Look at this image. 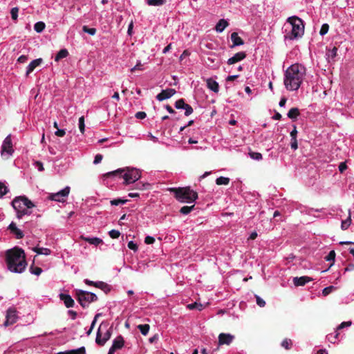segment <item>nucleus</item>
Returning <instances> with one entry per match:
<instances>
[{
	"instance_id": "f257e3e1",
	"label": "nucleus",
	"mask_w": 354,
	"mask_h": 354,
	"mask_svg": "<svg viewBox=\"0 0 354 354\" xmlns=\"http://www.w3.org/2000/svg\"><path fill=\"white\" fill-rule=\"evenodd\" d=\"M6 262L8 269L15 273L23 272L27 266L25 252L23 249L15 247L6 252Z\"/></svg>"
},
{
	"instance_id": "f03ea898",
	"label": "nucleus",
	"mask_w": 354,
	"mask_h": 354,
	"mask_svg": "<svg viewBox=\"0 0 354 354\" xmlns=\"http://www.w3.org/2000/svg\"><path fill=\"white\" fill-rule=\"evenodd\" d=\"M306 73L304 66L295 64L289 66L286 72L283 83L288 91H297L300 87Z\"/></svg>"
},
{
	"instance_id": "7ed1b4c3",
	"label": "nucleus",
	"mask_w": 354,
	"mask_h": 354,
	"mask_svg": "<svg viewBox=\"0 0 354 354\" xmlns=\"http://www.w3.org/2000/svg\"><path fill=\"white\" fill-rule=\"evenodd\" d=\"M168 190L174 194V197L180 203H191L198 198V194L189 187H171Z\"/></svg>"
},
{
	"instance_id": "20e7f679",
	"label": "nucleus",
	"mask_w": 354,
	"mask_h": 354,
	"mask_svg": "<svg viewBox=\"0 0 354 354\" xmlns=\"http://www.w3.org/2000/svg\"><path fill=\"white\" fill-rule=\"evenodd\" d=\"M287 22L291 26V30L285 35L286 39L292 40L301 37L304 32V26L303 21L298 17H290L287 19Z\"/></svg>"
},
{
	"instance_id": "39448f33",
	"label": "nucleus",
	"mask_w": 354,
	"mask_h": 354,
	"mask_svg": "<svg viewBox=\"0 0 354 354\" xmlns=\"http://www.w3.org/2000/svg\"><path fill=\"white\" fill-rule=\"evenodd\" d=\"M76 297L77 300L84 308H87L91 302L97 300L95 294L82 290H76Z\"/></svg>"
},
{
	"instance_id": "423d86ee",
	"label": "nucleus",
	"mask_w": 354,
	"mask_h": 354,
	"mask_svg": "<svg viewBox=\"0 0 354 354\" xmlns=\"http://www.w3.org/2000/svg\"><path fill=\"white\" fill-rule=\"evenodd\" d=\"M12 205L13 208L16 210L17 213L22 210V209H24L26 207H35L33 203L24 196H18L14 198L13 201H12Z\"/></svg>"
},
{
	"instance_id": "0eeeda50",
	"label": "nucleus",
	"mask_w": 354,
	"mask_h": 354,
	"mask_svg": "<svg viewBox=\"0 0 354 354\" xmlns=\"http://www.w3.org/2000/svg\"><path fill=\"white\" fill-rule=\"evenodd\" d=\"M140 177L141 174L140 171L134 168H127V172H125L122 176V178L124 180V183L126 185L136 182V180L140 179Z\"/></svg>"
},
{
	"instance_id": "6e6552de",
	"label": "nucleus",
	"mask_w": 354,
	"mask_h": 354,
	"mask_svg": "<svg viewBox=\"0 0 354 354\" xmlns=\"http://www.w3.org/2000/svg\"><path fill=\"white\" fill-rule=\"evenodd\" d=\"M69 192L70 187L67 186L57 193L50 194L48 198L51 201L64 203L66 201V198L68 196Z\"/></svg>"
},
{
	"instance_id": "1a4fd4ad",
	"label": "nucleus",
	"mask_w": 354,
	"mask_h": 354,
	"mask_svg": "<svg viewBox=\"0 0 354 354\" xmlns=\"http://www.w3.org/2000/svg\"><path fill=\"white\" fill-rule=\"evenodd\" d=\"M84 283L88 286H93L97 288L101 289L105 293L109 292L111 290L110 286L103 281H93L88 279H84Z\"/></svg>"
},
{
	"instance_id": "9d476101",
	"label": "nucleus",
	"mask_w": 354,
	"mask_h": 354,
	"mask_svg": "<svg viewBox=\"0 0 354 354\" xmlns=\"http://www.w3.org/2000/svg\"><path fill=\"white\" fill-rule=\"evenodd\" d=\"M84 283L88 286H93L97 288L101 289L105 293L109 292L111 290L110 286L103 281H93L88 279H84Z\"/></svg>"
},
{
	"instance_id": "9b49d317",
	"label": "nucleus",
	"mask_w": 354,
	"mask_h": 354,
	"mask_svg": "<svg viewBox=\"0 0 354 354\" xmlns=\"http://www.w3.org/2000/svg\"><path fill=\"white\" fill-rule=\"evenodd\" d=\"M13 151L11 136L9 135L3 140L1 146V154L3 155L4 153H6L8 155H11Z\"/></svg>"
},
{
	"instance_id": "f8f14e48",
	"label": "nucleus",
	"mask_w": 354,
	"mask_h": 354,
	"mask_svg": "<svg viewBox=\"0 0 354 354\" xmlns=\"http://www.w3.org/2000/svg\"><path fill=\"white\" fill-rule=\"evenodd\" d=\"M17 310L15 308H9L6 312V321L5 325H11L15 324L17 320Z\"/></svg>"
},
{
	"instance_id": "ddd939ff",
	"label": "nucleus",
	"mask_w": 354,
	"mask_h": 354,
	"mask_svg": "<svg viewBox=\"0 0 354 354\" xmlns=\"http://www.w3.org/2000/svg\"><path fill=\"white\" fill-rule=\"evenodd\" d=\"M176 93L174 88H167L162 90L159 94L156 95V99L159 101H162L166 99L170 98Z\"/></svg>"
},
{
	"instance_id": "4468645a",
	"label": "nucleus",
	"mask_w": 354,
	"mask_h": 354,
	"mask_svg": "<svg viewBox=\"0 0 354 354\" xmlns=\"http://www.w3.org/2000/svg\"><path fill=\"white\" fill-rule=\"evenodd\" d=\"M234 339V336L232 335L229 333H221L218 335V345H230Z\"/></svg>"
},
{
	"instance_id": "2eb2a0df",
	"label": "nucleus",
	"mask_w": 354,
	"mask_h": 354,
	"mask_svg": "<svg viewBox=\"0 0 354 354\" xmlns=\"http://www.w3.org/2000/svg\"><path fill=\"white\" fill-rule=\"evenodd\" d=\"M313 279L308 276H302L300 277H295L293 279V283L295 286H304L306 283L312 281Z\"/></svg>"
},
{
	"instance_id": "dca6fc26",
	"label": "nucleus",
	"mask_w": 354,
	"mask_h": 354,
	"mask_svg": "<svg viewBox=\"0 0 354 354\" xmlns=\"http://www.w3.org/2000/svg\"><path fill=\"white\" fill-rule=\"evenodd\" d=\"M246 57V54L245 52H239L236 53L233 57H230L227 60V64L229 65L234 64L238 62H240L245 59Z\"/></svg>"
},
{
	"instance_id": "f3484780",
	"label": "nucleus",
	"mask_w": 354,
	"mask_h": 354,
	"mask_svg": "<svg viewBox=\"0 0 354 354\" xmlns=\"http://www.w3.org/2000/svg\"><path fill=\"white\" fill-rule=\"evenodd\" d=\"M124 345V340L122 335L118 336L113 342V344L111 346L112 350L116 351L117 350L121 349Z\"/></svg>"
},
{
	"instance_id": "a211bd4d",
	"label": "nucleus",
	"mask_w": 354,
	"mask_h": 354,
	"mask_svg": "<svg viewBox=\"0 0 354 354\" xmlns=\"http://www.w3.org/2000/svg\"><path fill=\"white\" fill-rule=\"evenodd\" d=\"M8 229L10 230V232L13 234L18 239H22L24 236L23 232L17 227L16 224L14 222H12L9 225Z\"/></svg>"
},
{
	"instance_id": "6ab92c4d",
	"label": "nucleus",
	"mask_w": 354,
	"mask_h": 354,
	"mask_svg": "<svg viewBox=\"0 0 354 354\" xmlns=\"http://www.w3.org/2000/svg\"><path fill=\"white\" fill-rule=\"evenodd\" d=\"M59 298L64 301L66 308H71L74 306L75 301L69 295L61 293Z\"/></svg>"
},
{
	"instance_id": "aec40b11",
	"label": "nucleus",
	"mask_w": 354,
	"mask_h": 354,
	"mask_svg": "<svg viewBox=\"0 0 354 354\" xmlns=\"http://www.w3.org/2000/svg\"><path fill=\"white\" fill-rule=\"evenodd\" d=\"M42 62L43 59L41 58H38L32 61L27 67L26 75L28 77L37 66H39L42 63Z\"/></svg>"
},
{
	"instance_id": "412c9836",
	"label": "nucleus",
	"mask_w": 354,
	"mask_h": 354,
	"mask_svg": "<svg viewBox=\"0 0 354 354\" xmlns=\"http://www.w3.org/2000/svg\"><path fill=\"white\" fill-rule=\"evenodd\" d=\"M231 40L233 43L231 48L244 44L243 40L239 36L238 33L236 32H234L231 34Z\"/></svg>"
},
{
	"instance_id": "4be33fe9",
	"label": "nucleus",
	"mask_w": 354,
	"mask_h": 354,
	"mask_svg": "<svg viewBox=\"0 0 354 354\" xmlns=\"http://www.w3.org/2000/svg\"><path fill=\"white\" fill-rule=\"evenodd\" d=\"M206 82L208 88H209L210 90L213 91L215 93L218 92L219 85L217 82L214 80L212 78L207 79Z\"/></svg>"
},
{
	"instance_id": "5701e85b",
	"label": "nucleus",
	"mask_w": 354,
	"mask_h": 354,
	"mask_svg": "<svg viewBox=\"0 0 354 354\" xmlns=\"http://www.w3.org/2000/svg\"><path fill=\"white\" fill-rule=\"evenodd\" d=\"M229 24L225 19H221L216 25L215 30L216 32H221Z\"/></svg>"
},
{
	"instance_id": "b1692460",
	"label": "nucleus",
	"mask_w": 354,
	"mask_h": 354,
	"mask_svg": "<svg viewBox=\"0 0 354 354\" xmlns=\"http://www.w3.org/2000/svg\"><path fill=\"white\" fill-rule=\"evenodd\" d=\"M299 115V110L296 107L290 109L287 114L288 117L292 120H296Z\"/></svg>"
},
{
	"instance_id": "393cba45",
	"label": "nucleus",
	"mask_w": 354,
	"mask_h": 354,
	"mask_svg": "<svg viewBox=\"0 0 354 354\" xmlns=\"http://www.w3.org/2000/svg\"><path fill=\"white\" fill-rule=\"evenodd\" d=\"M103 329V326L101 324L97 330L95 342L100 346L104 345V340L102 338V330Z\"/></svg>"
},
{
	"instance_id": "a878e982",
	"label": "nucleus",
	"mask_w": 354,
	"mask_h": 354,
	"mask_svg": "<svg viewBox=\"0 0 354 354\" xmlns=\"http://www.w3.org/2000/svg\"><path fill=\"white\" fill-rule=\"evenodd\" d=\"M68 55V51L66 49L60 50L56 55L55 57V62H59L60 59L66 57Z\"/></svg>"
},
{
	"instance_id": "bb28decb",
	"label": "nucleus",
	"mask_w": 354,
	"mask_h": 354,
	"mask_svg": "<svg viewBox=\"0 0 354 354\" xmlns=\"http://www.w3.org/2000/svg\"><path fill=\"white\" fill-rule=\"evenodd\" d=\"M33 251L38 254L49 255L51 252L50 250L45 248L35 247L33 248Z\"/></svg>"
},
{
	"instance_id": "cd10ccee",
	"label": "nucleus",
	"mask_w": 354,
	"mask_h": 354,
	"mask_svg": "<svg viewBox=\"0 0 354 354\" xmlns=\"http://www.w3.org/2000/svg\"><path fill=\"white\" fill-rule=\"evenodd\" d=\"M83 239L84 241L89 243L90 244L95 245H97L100 243H102V240L97 237H94V238L87 237V238H83Z\"/></svg>"
},
{
	"instance_id": "c85d7f7f",
	"label": "nucleus",
	"mask_w": 354,
	"mask_h": 354,
	"mask_svg": "<svg viewBox=\"0 0 354 354\" xmlns=\"http://www.w3.org/2000/svg\"><path fill=\"white\" fill-rule=\"evenodd\" d=\"M230 183V178L227 177L221 176L216 180V183L218 185H227Z\"/></svg>"
},
{
	"instance_id": "c756f323",
	"label": "nucleus",
	"mask_w": 354,
	"mask_h": 354,
	"mask_svg": "<svg viewBox=\"0 0 354 354\" xmlns=\"http://www.w3.org/2000/svg\"><path fill=\"white\" fill-rule=\"evenodd\" d=\"M124 171H125L124 169H118L117 170H115V171H110V172H108V173L104 174V177L109 178V177H111V176H115L118 174H122L123 172H124Z\"/></svg>"
},
{
	"instance_id": "7c9ffc66",
	"label": "nucleus",
	"mask_w": 354,
	"mask_h": 354,
	"mask_svg": "<svg viewBox=\"0 0 354 354\" xmlns=\"http://www.w3.org/2000/svg\"><path fill=\"white\" fill-rule=\"evenodd\" d=\"M138 328L143 335H147L149 333L150 326L149 324H140L138 326Z\"/></svg>"
},
{
	"instance_id": "2f4dec72",
	"label": "nucleus",
	"mask_w": 354,
	"mask_h": 354,
	"mask_svg": "<svg viewBox=\"0 0 354 354\" xmlns=\"http://www.w3.org/2000/svg\"><path fill=\"white\" fill-rule=\"evenodd\" d=\"M32 207H24V209H22V210L17 213V217L18 218H21L24 215H30L31 214V211L30 210V209Z\"/></svg>"
},
{
	"instance_id": "473e14b6",
	"label": "nucleus",
	"mask_w": 354,
	"mask_h": 354,
	"mask_svg": "<svg viewBox=\"0 0 354 354\" xmlns=\"http://www.w3.org/2000/svg\"><path fill=\"white\" fill-rule=\"evenodd\" d=\"M46 27L43 21H38L34 26V29L37 32H41Z\"/></svg>"
},
{
	"instance_id": "72a5a7b5",
	"label": "nucleus",
	"mask_w": 354,
	"mask_h": 354,
	"mask_svg": "<svg viewBox=\"0 0 354 354\" xmlns=\"http://www.w3.org/2000/svg\"><path fill=\"white\" fill-rule=\"evenodd\" d=\"M165 3V0H147L149 6H160Z\"/></svg>"
},
{
	"instance_id": "f704fd0d",
	"label": "nucleus",
	"mask_w": 354,
	"mask_h": 354,
	"mask_svg": "<svg viewBox=\"0 0 354 354\" xmlns=\"http://www.w3.org/2000/svg\"><path fill=\"white\" fill-rule=\"evenodd\" d=\"M248 154H249L250 157L252 159H254V160H260L263 158L261 153L254 152V151H252L251 150L249 151Z\"/></svg>"
},
{
	"instance_id": "c9c22d12",
	"label": "nucleus",
	"mask_w": 354,
	"mask_h": 354,
	"mask_svg": "<svg viewBox=\"0 0 354 354\" xmlns=\"http://www.w3.org/2000/svg\"><path fill=\"white\" fill-rule=\"evenodd\" d=\"M195 205H193L192 206H183L180 208V212L182 214H188L191 212L192 210L194 209Z\"/></svg>"
},
{
	"instance_id": "e433bc0d",
	"label": "nucleus",
	"mask_w": 354,
	"mask_h": 354,
	"mask_svg": "<svg viewBox=\"0 0 354 354\" xmlns=\"http://www.w3.org/2000/svg\"><path fill=\"white\" fill-rule=\"evenodd\" d=\"M9 192L8 188L6 186V185L0 182V198H3L8 192Z\"/></svg>"
},
{
	"instance_id": "4c0bfd02",
	"label": "nucleus",
	"mask_w": 354,
	"mask_h": 354,
	"mask_svg": "<svg viewBox=\"0 0 354 354\" xmlns=\"http://www.w3.org/2000/svg\"><path fill=\"white\" fill-rule=\"evenodd\" d=\"M69 354H86V348L82 346L77 349H73L68 351Z\"/></svg>"
},
{
	"instance_id": "58836bf2",
	"label": "nucleus",
	"mask_w": 354,
	"mask_h": 354,
	"mask_svg": "<svg viewBox=\"0 0 354 354\" xmlns=\"http://www.w3.org/2000/svg\"><path fill=\"white\" fill-rule=\"evenodd\" d=\"M187 308L190 310L198 309L199 310H201L203 309V305L201 304L194 302L193 304L187 305Z\"/></svg>"
},
{
	"instance_id": "ea45409f",
	"label": "nucleus",
	"mask_w": 354,
	"mask_h": 354,
	"mask_svg": "<svg viewBox=\"0 0 354 354\" xmlns=\"http://www.w3.org/2000/svg\"><path fill=\"white\" fill-rule=\"evenodd\" d=\"M82 30L91 35H94L96 33V29L94 28H88L86 26L82 27Z\"/></svg>"
},
{
	"instance_id": "a19ab883",
	"label": "nucleus",
	"mask_w": 354,
	"mask_h": 354,
	"mask_svg": "<svg viewBox=\"0 0 354 354\" xmlns=\"http://www.w3.org/2000/svg\"><path fill=\"white\" fill-rule=\"evenodd\" d=\"M351 223V216H349L347 219H346L345 221H342V225H341L342 229L346 230L350 226Z\"/></svg>"
},
{
	"instance_id": "79ce46f5",
	"label": "nucleus",
	"mask_w": 354,
	"mask_h": 354,
	"mask_svg": "<svg viewBox=\"0 0 354 354\" xmlns=\"http://www.w3.org/2000/svg\"><path fill=\"white\" fill-rule=\"evenodd\" d=\"M292 344V341L290 339H285L281 342V346L288 350L291 348Z\"/></svg>"
},
{
	"instance_id": "37998d69",
	"label": "nucleus",
	"mask_w": 354,
	"mask_h": 354,
	"mask_svg": "<svg viewBox=\"0 0 354 354\" xmlns=\"http://www.w3.org/2000/svg\"><path fill=\"white\" fill-rule=\"evenodd\" d=\"M185 104L184 99H179L175 102V107L178 109H184Z\"/></svg>"
},
{
	"instance_id": "c03bdc74",
	"label": "nucleus",
	"mask_w": 354,
	"mask_h": 354,
	"mask_svg": "<svg viewBox=\"0 0 354 354\" xmlns=\"http://www.w3.org/2000/svg\"><path fill=\"white\" fill-rule=\"evenodd\" d=\"M79 129L82 133H84L85 124L84 116H82L79 118Z\"/></svg>"
},
{
	"instance_id": "a18cd8bd",
	"label": "nucleus",
	"mask_w": 354,
	"mask_h": 354,
	"mask_svg": "<svg viewBox=\"0 0 354 354\" xmlns=\"http://www.w3.org/2000/svg\"><path fill=\"white\" fill-rule=\"evenodd\" d=\"M128 201L126 200V199H120V198H118V199H113L112 201H111V204L112 205H118L120 204H125Z\"/></svg>"
},
{
	"instance_id": "49530a36",
	"label": "nucleus",
	"mask_w": 354,
	"mask_h": 354,
	"mask_svg": "<svg viewBox=\"0 0 354 354\" xmlns=\"http://www.w3.org/2000/svg\"><path fill=\"white\" fill-rule=\"evenodd\" d=\"M18 12H19V9L18 8L15 7V8H12L11 9V11H10V14H11V17L13 20H17V17H18Z\"/></svg>"
},
{
	"instance_id": "de8ad7c7",
	"label": "nucleus",
	"mask_w": 354,
	"mask_h": 354,
	"mask_svg": "<svg viewBox=\"0 0 354 354\" xmlns=\"http://www.w3.org/2000/svg\"><path fill=\"white\" fill-rule=\"evenodd\" d=\"M328 30H329L328 24H324L322 26V27H321V29H320V31H319V34L321 35H326L328 32Z\"/></svg>"
},
{
	"instance_id": "09e8293b",
	"label": "nucleus",
	"mask_w": 354,
	"mask_h": 354,
	"mask_svg": "<svg viewBox=\"0 0 354 354\" xmlns=\"http://www.w3.org/2000/svg\"><path fill=\"white\" fill-rule=\"evenodd\" d=\"M335 258V252L334 250L330 251L328 254L325 257L326 261H333L334 262Z\"/></svg>"
},
{
	"instance_id": "8fccbe9b",
	"label": "nucleus",
	"mask_w": 354,
	"mask_h": 354,
	"mask_svg": "<svg viewBox=\"0 0 354 354\" xmlns=\"http://www.w3.org/2000/svg\"><path fill=\"white\" fill-rule=\"evenodd\" d=\"M109 234L112 239H118L120 235V232L116 230H111L109 231Z\"/></svg>"
},
{
	"instance_id": "3c124183",
	"label": "nucleus",
	"mask_w": 354,
	"mask_h": 354,
	"mask_svg": "<svg viewBox=\"0 0 354 354\" xmlns=\"http://www.w3.org/2000/svg\"><path fill=\"white\" fill-rule=\"evenodd\" d=\"M183 109L185 110V115L186 116H188V115H191L193 113V111H194L192 107L189 104H185V106Z\"/></svg>"
},
{
	"instance_id": "603ef678",
	"label": "nucleus",
	"mask_w": 354,
	"mask_h": 354,
	"mask_svg": "<svg viewBox=\"0 0 354 354\" xmlns=\"http://www.w3.org/2000/svg\"><path fill=\"white\" fill-rule=\"evenodd\" d=\"M30 272L31 273L35 274V275H39L41 272H42V269L39 267H33V266H31L30 267Z\"/></svg>"
},
{
	"instance_id": "864d4df0",
	"label": "nucleus",
	"mask_w": 354,
	"mask_h": 354,
	"mask_svg": "<svg viewBox=\"0 0 354 354\" xmlns=\"http://www.w3.org/2000/svg\"><path fill=\"white\" fill-rule=\"evenodd\" d=\"M257 304L260 307H264L266 306V301L261 299L259 296L255 295Z\"/></svg>"
},
{
	"instance_id": "5fc2aeb1",
	"label": "nucleus",
	"mask_w": 354,
	"mask_h": 354,
	"mask_svg": "<svg viewBox=\"0 0 354 354\" xmlns=\"http://www.w3.org/2000/svg\"><path fill=\"white\" fill-rule=\"evenodd\" d=\"M335 289V287L334 286H328V287H326L323 290H322V294L324 296H327L328 295H329L332 291L333 290Z\"/></svg>"
},
{
	"instance_id": "6e6d98bb",
	"label": "nucleus",
	"mask_w": 354,
	"mask_h": 354,
	"mask_svg": "<svg viewBox=\"0 0 354 354\" xmlns=\"http://www.w3.org/2000/svg\"><path fill=\"white\" fill-rule=\"evenodd\" d=\"M352 322L351 321L348 322H343L341 323L337 328V330H341L344 328V327L350 326L351 325Z\"/></svg>"
},
{
	"instance_id": "4d7b16f0",
	"label": "nucleus",
	"mask_w": 354,
	"mask_h": 354,
	"mask_svg": "<svg viewBox=\"0 0 354 354\" xmlns=\"http://www.w3.org/2000/svg\"><path fill=\"white\" fill-rule=\"evenodd\" d=\"M337 48L335 46L333 48V49L331 50H330L328 57L333 59L337 56Z\"/></svg>"
},
{
	"instance_id": "13d9d810",
	"label": "nucleus",
	"mask_w": 354,
	"mask_h": 354,
	"mask_svg": "<svg viewBox=\"0 0 354 354\" xmlns=\"http://www.w3.org/2000/svg\"><path fill=\"white\" fill-rule=\"evenodd\" d=\"M147 116V114L144 111H139V112H137L135 115V117L137 118V119H140V120H142L144 118H145Z\"/></svg>"
},
{
	"instance_id": "bf43d9fd",
	"label": "nucleus",
	"mask_w": 354,
	"mask_h": 354,
	"mask_svg": "<svg viewBox=\"0 0 354 354\" xmlns=\"http://www.w3.org/2000/svg\"><path fill=\"white\" fill-rule=\"evenodd\" d=\"M111 336V332L110 329L106 330L104 337H102L103 339L104 340V344L106 342L107 340H109L110 339Z\"/></svg>"
},
{
	"instance_id": "052dcab7",
	"label": "nucleus",
	"mask_w": 354,
	"mask_h": 354,
	"mask_svg": "<svg viewBox=\"0 0 354 354\" xmlns=\"http://www.w3.org/2000/svg\"><path fill=\"white\" fill-rule=\"evenodd\" d=\"M128 248L133 251H136L138 250V245L133 241H129L128 243Z\"/></svg>"
},
{
	"instance_id": "680f3d73",
	"label": "nucleus",
	"mask_w": 354,
	"mask_h": 354,
	"mask_svg": "<svg viewBox=\"0 0 354 354\" xmlns=\"http://www.w3.org/2000/svg\"><path fill=\"white\" fill-rule=\"evenodd\" d=\"M290 146H291V148L294 150H296L298 148L297 138H291Z\"/></svg>"
},
{
	"instance_id": "e2e57ef3",
	"label": "nucleus",
	"mask_w": 354,
	"mask_h": 354,
	"mask_svg": "<svg viewBox=\"0 0 354 354\" xmlns=\"http://www.w3.org/2000/svg\"><path fill=\"white\" fill-rule=\"evenodd\" d=\"M155 242V239L152 236H147L145 239V243L146 244H152Z\"/></svg>"
},
{
	"instance_id": "0e129e2a",
	"label": "nucleus",
	"mask_w": 354,
	"mask_h": 354,
	"mask_svg": "<svg viewBox=\"0 0 354 354\" xmlns=\"http://www.w3.org/2000/svg\"><path fill=\"white\" fill-rule=\"evenodd\" d=\"M347 169V165L346 162H342L339 165V171L340 173H343Z\"/></svg>"
},
{
	"instance_id": "69168bd1",
	"label": "nucleus",
	"mask_w": 354,
	"mask_h": 354,
	"mask_svg": "<svg viewBox=\"0 0 354 354\" xmlns=\"http://www.w3.org/2000/svg\"><path fill=\"white\" fill-rule=\"evenodd\" d=\"M102 158H103L102 155H101L100 153L97 154L95 156V159H94L93 163L95 164V165L100 163L102 161Z\"/></svg>"
},
{
	"instance_id": "338daca9",
	"label": "nucleus",
	"mask_w": 354,
	"mask_h": 354,
	"mask_svg": "<svg viewBox=\"0 0 354 354\" xmlns=\"http://www.w3.org/2000/svg\"><path fill=\"white\" fill-rule=\"evenodd\" d=\"M137 70H139V71H142L143 70L142 64L140 62L138 63L133 68H132L131 69V72H134V71H136Z\"/></svg>"
},
{
	"instance_id": "774afa93",
	"label": "nucleus",
	"mask_w": 354,
	"mask_h": 354,
	"mask_svg": "<svg viewBox=\"0 0 354 354\" xmlns=\"http://www.w3.org/2000/svg\"><path fill=\"white\" fill-rule=\"evenodd\" d=\"M55 134L58 137H63L66 134V132L64 129H57Z\"/></svg>"
}]
</instances>
